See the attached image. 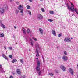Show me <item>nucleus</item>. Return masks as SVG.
<instances>
[{"label":"nucleus","mask_w":78,"mask_h":78,"mask_svg":"<svg viewBox=\"0 0 78 78\" xmlns=\"http://www.w3.org/2000/svg\"><path fill=\"white\" fill-rule=\"evenodd\" d=\"M20 62L22 64H23V59H21L20 60Z\"/></svg>","instance_id":"obj_25"},{"label":"nucleus","mask_w":78,"mask_h":78,"mask_svg":"<svg viewBox=\"0 0 78 78\" xmlns=\"http://www.w3.org/2000/svg\"><path fill=\"white\" fill-rule=\"evenodd\" d=\"M20 69H17V73L18 74H20L21 72L20 71Z\"/></svg>","instance_id":"obj_14"},{"label":"nucleus","mask_w":78,"mask_h":78,"mask_svg":"<svg viewBox=\"0 0 78 78\" xmlns=\"http://www.w3.org/2000/svg\"><path fill=\"white\" fill-rule=\"evenodd\" d=\"M8 9V6L7 5H5L4 6L3 8H0V12L1 13H4L5 10Z\"/></svg>","instance_id":"obj_3"},{"label":"nucleus","mask_w":78,"mask_h":78,"mask_svg":"<svg viewBox=\"0 0 78 78\" xmlns=\"http://www.w3.org/2000/svg\"><path fill=\"white\" fill-rule=\"evenodd\" d=\"M37 19L38 20H42L43 19V16L41 14H39L37 16Z\"/></svg>","instance_id":"obj_6"},{"label":"nucleus","mask_w":78,"mask_h":78,"mask_svg":"<svg viewBox=\"0 0 78 78\" xmlns=\"http://www.w3.org/2000/svg\"><path fill=\"white\" fill-rule=\"evenodd\" d=\"M57 48H59V46H57Z\"/></svg>","instance_id":"obj_41"},{"label":"nucleus","mask_w":78,"mask_h":78,"mask_svg":"<svg viewBox=\"0 0 78 78\" xmlns=\"http://www.w3.org/2000/svg\"><path fill=\"white\" fill-rule=\"evenodd\" d=\"M13 74V75H14V73Z\"/></svg>","instance_id":"obj_53"},{"label":"nucleus","mask_w":78,"mask_h":78,"mask_svg":"<svg viewBox=\"0 0 78 78\" xmlns=\"http://www.w3.org/2000/svg\"><path fill=\"white\" fill-rule=\"evenodd\" d=\"M4 58H5V59H6V60H8V58H7V57H6V56Z\"/></svg>","instance_id":"obj_33"},{"label":"nucleus","mask_w":78,"mask_h":78,"mask_svg":"<svg viewBox=\"0 0 78 78\" xmlns=\"http://www.w3.org/2000/svg\"><path fill=\"white\" fill-rule=\"evenodd\" d=\"M4 48H5V50H6V47L5 46V47H4Z\"/></svg>","instance_id":"obj_44"},{"label":"nucleus","mask_w":78,"mask_h":78,"mask_svg":"<svg viewBox=\"0 0 78 78\" xmlns=\"http://www.w3.org/2000/svg\"><path fill=\"white\" fill-rule=\"evenodd\" d=\"M43 60H44V57H42Z\"/></svg>","instance_id":"obj_50"},{"label":"nucleus","mask_w":78,"mask_h":78,"mask_svg":"<svg viewBox=\"0 0 78 78\" xmlns=\"http://www.w3.org/2000/svg\"><path fill=\"white\" fill-rule=\"evenodd\" d=\"M16 3H17V5H19V2H16Z\"/></svg>","instance_id":"obj_45"},{"label":"nucleus","mask_w":78,"mask_h":78,"mask_svg":"<svg viewBox=\"0 0 78 78\" xmlns=\"http://www.w3.org/2000/svg\"><path fill=\"white\" fill-rule=\"evenodd\" d=\"M28 12H29V14L30 15V16H31V12L30 11H28Z\"/></svg>","instance_id":"obj_24"},{"label":"nucleus","mask_w":78,"mask_h":78,"mask_svg":"<svg viewBox=\"0 0 78 78\" xmlns=\"http://www.w3.org/2000/svg\"><path fill=\"white\" fill-rule=\"evenodd\" d=\"M30 39L31 41V42H33V40H32V39H30Z\"/></svg>","instance_id":"obj_40"},{"label":"nucleus","mask_w":78,"mask_h":78,"mask_svg":"<svg viewBox=\"0 0 78 78\" xmlns=\"http://www.w3.org/2000/svg\"><path fill=\"white\" fill-rule=\"evenodd\" d=\"M27 33H31V31H30V29H28L27 30Z\"/></svg>","instance_id":"obj_22"},{"label":"nucleus","mask_w":78,"mask_h":78,"mask_svg":"<svg viewBox=\"0 0 78 78\" xmlns=\"http://www.w3.org/2000/svg\"><path fill=\"white\" fill-rule=\"evenodd\" d=\"M49 75H51V76H53V73H49Z\"/></svg>","instance_id":"obj_29"},{"label":"nucleus","mask_w":78,"mask_h":78,"mask_svg":"<svg viewBox=\"0 0 78 78\" xmlns=\"http://www.w3.org/2000/svg\"><path fill=\"white\" fill-rule=\"evenodd\" d=\"M37 70V73H38V75H41V73H42V72L41 71H40V68H39V71Z\"/></svg>","instance_id":"obj_15"},{"label":"nucleus","mask_w":78,"mask_h":78,"mask_svg":"<svg viewBox=\"0 0 78 78\" xmlns=\"http://www.w3.org/2000/svg\"><path fill=\"white\" fill-rule=\"evenodd\" d=\"M22 31L24 33V34H26V32H25V29H23Z\"/></svg>","instance_id":"obj_16"},{"label":"nucleus","mask_w":78,"mask_h":78,"mask_svg":"<svg viewBox=\"0 0 78 78\" xmlns=\"http://www.w3.org/2000/svg\"><path fill=\"white\" fill-rule=\"evenodd\" d=\"M9 58H12V55H9Z\"/></svg>","instance_id":"obj_30"},{"label":"nucleus","mask_w":78,"mask_h":78,"mask_svg":"<svg viewBox=\"0 0 78 78\" xmlns=\"http://www.w3.org/2000/svg\"><path fill=\"white\" fill-rule=\"evenodd\" d=\"M69 71L71 73V75H73V70L72 69V68H69Z\"/></svg>","instance_id":"obj_10"},{"label":"nucleus","mask_w":78,"mask_h":78,"mask_svg":"<svg viewBox=\"0 0 78 78\" xmlns=\"http://www.w3.org/2000/svg\"><path fill=\"white\" fill-rule=\"evenodd\" d=\"M17 44V42H16V44Z\"/></svg>","instance_id":"obj_51"},{"label":"nucleus","mask_w":78,"mask_h":78,"mask_svg":"<svg viewBox=\"0 0 78 78\" xmlns=\"http://www.w3.org/2000/svg\"><path fill=\"white\" fill-rule=\"evenodd\" d=\"M64 54H65V55H67V52H66V51L64 52Z\"/></svg>","instance_id":"obj_38"},{"label":"nucleus","mask_w":78,"mask_h":78,"mask_svg":"<svg viewBox=\"0 0 78 78\" xmlns=\"http://www.w3.org/2000/svg\"><path fill=\"white\" fill-rule=\"evenodd\" d=\"M64 41L66 42H70L71 40H70V39L69 38H65L64 39Z\"/></svg>","instance_id":"obj_7"},{"label":"nucleus","mask_w":78,"mask_h":78,"mask_svg":"<svg viewBox=\"0 0 78 78\" xmlns=\"http://www.w3.org/2000/svg\"><path fill=\"white\" fill-rule=\"evenodd\" d=\"M63 59V60L65 61H67V59H68V58L66 56H63L62 57Z\"/></svg>","instance_id":"obj_9"},{"label":"nucleus","mask_w":78,"mask_h":78,"mask_svg":"<svg viewBox=\"0 0 78 78\" xmlns=\"http://www.w3.org/2000/svg\"><path fill=\"white\" fill-rule=\"evenodd\" d=\"M36 53H37L36 54V56L37 57L36 58L37 59H38V58L39 57V52H38V51H39V50L40 49V48H39V44L38 43H37L36 44Z\"/></svg>","instance_id":"obj_2"},{"label":"nucleus","mask_w":78,"mask_h":78,"mask_svg":"<svg viewBox=\"0 0 78 78\" xmlns=\"http://www.w3.org/2000/svg\"><path fill=\"white\" fill-rule=\"evenodd\" d=\"M61 36H62V34L60 33L58 34V37H61Z\"/></svg>","instance_id":"obj_27"},{"label":"nucleus","mask_w":78,"mask_h":78,"mask_svg":"<svg viewBox=\"0 0 78 78\" xmlns=\"http://www.w3.org/2000/svg\"><path fill=\"white\" fill-rule=\"evenodd\" d=\"M52 32L53 35L55 36H56V32H55V30H52Z\"/></svg>","instance_id":"obj_13"},{"label":"nucleus","mask_w":78,"mask_h":78,"mask_svg":"<svg viewBox=\"0 0 78 78\" xmlns=\"http://www.w3.org/2000/svg\"><path fill=\"white\" fill-rule=\"evenodd\" d=\"M0 71H1V72H4V73H5V71L3 70V69L2 67L1 66V65H0Z\"/></svg>","instance_id":"obj_12"},{"label":"nucleus","mask_w":78,"mask_h":78,"mask_svg":"<svg viewBox=\"0 0 78 78\" xmlns=\"http://www.w3.org/2000/svg\"><path fill=\"white\" fill-rule=\"evenodd\" d=\"M39 31L41 33V34L42 35V34H43V30L41 28H40L39 29Z\"/></svg>","instance_id":"obj_11"},{"label":"nucleus","mask_w":78,"mask_h":78,"mask_svg":"<svg viewBox=\"0 0 78 78\" xmlns=\"http://www.w3.org/2000/svg\"><path fill=\"white\" fill-rule=\"evenodd\" d=\"M30 43L32 46H33V42H31Z\"/></svg>","instance_id":"obj_35"},{"label":"nucleus","mask_w":78,"mask_h":78,"mask_svg":"<svg viewBox=\"0 0 78 78\" xmlns=\"http://www.w3.org/2000/svg\"><path fill=\"white\" fill-rule=\"evenodd\" d=\"M19 11L18 10H16L15 11V13L16 15L18 14V13H19Z\"/></svg>","instance_id":"obj_20"},{"label":"nucleus","mask_w":78,"mask_h":78,"mask_svg":"<svg viewBox=\"0 0 78 78\" xmlns=\"http://www.w3.org/2000/svg\"><path fill=\"white\" fill-rule=\"evenodd\" d=\"M23 78H25V76H24V77H23Z\"/></svg>","instance_id":"obj_47"},{"label":"nucleus","mask_w":78,"mask_h":78,"mask_svg":"<svg viewBox=\"0 0 78 78\" xmlns=\"http://www.w3.org/2000/svg\"><path fill=\"white\" fill-rule=\"evenodd\" d=\"M41 65V62L40 61L37 62V66L36 68V69L37 70L39 71V67H40V65Z\"/></svg>","instance_id":"obj_5"},{"label":"nucleus","mask_w":78,"mask_h":78,"mask_svg":"<svg viewBox=\"0 0 78 78\" xmlns=\"http://www.w3.org/2000/svg\"><path fill=\"white\" fill-rule=\"evenodd\" d=\"M14 28H15V29H16V27L14 26Z\"/></svg>","instance_id":"obj_46"},{"label":"nucleus","mask_w":78,"mask_h":78,"mask_svg":"<svg viewBox=\"0 0 78 78\" xmlns=\"http://www.w3.org/2000/svg\"><path fill=\"white\" fill-rule=\"evenodd\" d=\"M60 68L63 70V71H65L66 70V69L63 65H61L60 66Z\"/></svg>","instance_id":"obj_8"},{"label":"nucleus","mask_w":78,"mask_h":78,"mask_svg":"<svg viewBox=\"0 0 78 78\" xmlns=\"http://www.w3.org/2000/svg\"><path fill=\"white\" fill-rule=\"evenodd\" d=\"M25 39L26 42H27V41H28V38L27 37H25Z\"/></svg>","instance_id":"obj_36"},{"label":"nucleus","mask_w":78,"mask_h":78,"mask_svg":"<svg viewBox=\"0 0 78 78\" xmlns=\"http://www.w3.org/2000/svg\"><path fill=\"white\" fill-rule=\"evenodd\" d=\"M26 6L27 9H30L31 8V7L29 5H27Z\"/></svg>","instance_id":"obj_23"},{"label":"nucleus","mask_w":78,"mask_h":78,"mask_svg":"<svg viewBox=\"0 0 78 78\" xmlns=\"http://www.w3.org/2000/svg\"><path fill=\"white\" fill-rule=\"evenodd\" d=\"M14 0H9V1L10 2H13V1H14Z\"/></svg>","instance_id":"obj_37"},{"label":"nucleus","mask_w":78,"mask_h":78,"mask_svg":"<svg viewBox=\"0 0 78 78\" xmlns=\"http://www.w3.org/2000/svg\"><path fill=\"white\" fill-rule=\"evenodd\" d=\"M14 62H17V59H13V60L12 61V63H14Z\"/></svg>","instance_id":"obj_18"},{"label":"nucleus","mask_w":78,"mask_h":78,"mask_svg":"<svg viewBox=\"0 0 78 78\" xmlns=\"http://www.w3.org/2000/svg\"><path fill=\"white\" fill-rule=\"evenodd\" d=\"M50 14H54V12L52 11H50L49 12Z\"/></svg>","instance_id":"obj_21"},{"label":"nucleus","mask_w":78,"mask_h":78,"mask_svg":"<svg viewBox=\"0 0 78 78\" xmlns=\"http://www.w3.org/2000/svg\"><path fill=\"white\" fill-rule=\"evenodd\" d=\"M1 26L2 27V28H3L4 29H5V27H6V26H5L3 24H2V25H1Z\"/></svg>","instance_id":"obj_19"},{"label":"nucleus","mask_w":78,"mask_h":78,"mask_svg":"<svg viewBox=\"0 0 78 78\" xmlns=\"http://www.w3.org/2000/svg\"><path fill=\"white\" fill-rule=\"evenodd\" d=\"M72 16H73V15H72Z\"/></svg>","instance_id":"obj_57"},{"label":"nucleus","mask_w":78,"mask_h":78,"mask_svg":"<svg viewBox=\"0 0 78 78\" xmlns=\"http://www.w3.org/2000/svg\"><path fill=\"white\" fill-rule=\"evenodd\" d=\"M34 41H37V39H36V38H35L34 39Z\"/></svg>","instance_id":"obj_43"},{"label":"nucleus","mask_w":78,"mask_h":78,"mask_svg":"<svg viewBox=\"0 0 78 78\" xmlns=\"http://www.w3.org/2000/svg\"><path fill=\"white\" fill-rule=\"evenodd\" d=\"M30 2H32V0H29Z\"/></svg>","instance_id":"obj_42"},{"label":"nucleus","mask_w":78,"mask_h":78,"mask_svg":"<svg viewBox=\"0 0 78 78\" xmlns=\"http://www.w3.org/2000/svg\"><path fill=\"white\" fill-rule=\"evenodd\" d=\"M2 56L3 57V58H5V57L6 56H5V55L3 54V55H2Z\"/></svg>","instance_id":"obj_34"},{"label":"nucleus","mask_w":78,"mask_h":78,"mask_svg":"<svg viewBox=\"0 0 78 78\" xmlns=\"http://www.w3.org/2000/svg\"><path fill=\"white\" fill-rule=\"evenodd\" d=\"M13 38H15V36H14V35H13Z\"/></svg>","instance_id":"obj_48"},{"label":"nucleus","mask_w":78,"mask_h":78,"mask_svg":"<svg viewBox=\"0 0 78 78\" xmlns=\"http://www.w3.org/2000/svg\"><path fill=\"white\" fill-rule=\"evenodd\" d=\"M23 5H20V6L18 7V9L21 11L20 13H23Z\"/></svg>","instance_id":"obj_4"},{"label":"nucleus","mask_w":78,"mask_h":78,"mask_svg":"<svg viewBox=\"0 0 78 78\" xmlns=\"http://www.w3.org/2000/svg\"><path fill=\"white\" fill-rule=\"evenodd\" d=\"M71 39H72V38Z\"/></svg>","instance_id":"obj_56"},{"label":"nucleus","mask_w":78,"mask_h":78,"mask_svg":"<svg viewBox=\"0 0 78 78\" xmlns=\"http://www.w3.org/2000/svg\"><path fill=\"white\" fill-rule=\"evenodd\" d=\"M40 1H42L43 0H40Z\"/></svg>","instance_id":"obj_52"},{"label":"nucleus","mask_w":78,"mask_h":78,"mask_svg":"<svg viewBox=\"0 0 78 78\" xmlns=\"http://www.w3.org/2000/svg\"><path fill=\"white\" fill-rule=\"evenodd\" d=\"M70 3L71 5H72V6H71V7H70V6H69V5H67V7H68V9H71L72 11H75L76 13L77 14H78V9L76 8H75L74 9V6H75L73 5V4H72V3L70 2Z\"/></svg>","instance_id":"obj_1"},{"label":"nucleus","mask_w":78,"mask_h":78,"mask_svg":"<svg viewBox=\"0 0 78 78\" xmlns=\"http://www.w3.org/2000/svg\"><path fill=\"white\" fill-rule=\"evenodd\" d=\"M41 11L43 12H45V10H44V9L43 8H41Z\"/></svg>","instance_id":"obj_26"},{"label":"nucleus","mask_w":78,"mask_h":78,"mask_svg":"<svg viewBox=\"0 0 78 78\" xmlns=\"http://www.w3.org/2000/svg\"><path fill=\"white\" fill-rule=\"evenodd\" d=\"M48 21H49V22H53V20H52L48 19Z\"/></svg>","instance_id":"obj_28"},{"label":"nucleus","mask_w":78,"mask_h":78,"mask_svg":"<svg viewBox=\"0 0 78 78\" xmlns=\"http://www.w3.org/2000/svg\"><path fill=\"white\" fill-rule=\"evenodd\" d=\"M10 78H13V77H12V76H10Z\"/></svg>","instance_id":"obj_39"},{"label":"nucleus","mask_w":78,"mask_h":78,"mask_svg":"<svg viewBox=\"0 0 78 78\" xmlns=\"http://www.w3.org/2000/svg\"><path fill=\"white\" fill-rule=\"evenodd\" d=\"M0 37H4V34L3 33L0 34Z\"/></svg>","instance_id":"obj_17"},{"label":"nucleus","mask_w":78,"mask_h":78,"mask_svg":"<svg viewBox=\"0 0 78 78\" xmlns=\"http://www.w3.org/2000/svg\"><path fill=\"white\" fill-rule=\"evenodd\" d=\"M0 24H1V25L3 24V23H2V21H0Z\"/></svg>","instance_id":"obj_32"},{"label":"nucleus","mask_w":78,"mask_h":78,"mask_svg":"<svg viewBox=\"0 0 78 78\" xmlns=\"http://www.w3.org/2000/svg\"><path fill=\"white\" fill-rule=\"evenodd\" d=\"M22 16H23V14H22Z\"/></svg>","instance_id":"obj_55"},{"label":"nucleus","mask_w":78,"mask_h":78,"mask_svg":"<svg viewBox=\"0 0 78 78\" xmlns=\"http://www.w3.org/2000/svg\"><path fill=\"white\" fill-rule=\"evenodd\" d=\"M29 51H31V49H29Z\"/></svg>","instance_id":"obj_49"},{"label":"nucleus","mask_w":78,"mask_h":78,"mask_svg":"<svg viewBox=\"0 0 78 78\" xmlns=\"http://www.w3.org/2000/svg\"><path fill=\"white\" fill-rule=\"evenodd\" d=\"M12 48L11 47H9V50H12Z\"/></svg>","instance_id":"obj_31"},{"label":"nucleus","mask_w":78,"mask_h":78,"mask_svg":"<svg viewBox=\"0 0 78 78\" xmlns=\"http://www.w3.org/2000/svg\"><path fill=\"white\" fill-rule=\"evenodd\" d=\"M13 74V75H14V73Z\"/></svg>","instance_id":"obj_54"}]
</instances>
